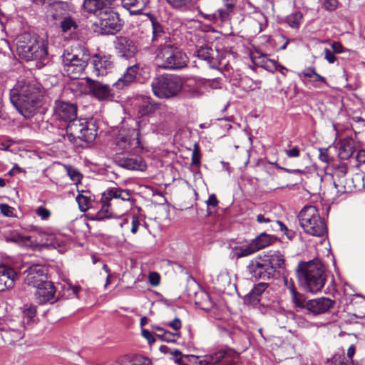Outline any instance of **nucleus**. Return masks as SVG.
<instances>
[{
	"label": "nucleus",
	"instance_id": "nucleus-1",
	"mask_svg": "<svg viewBox=\"0 0 365 365\" xmlns=\"http://www.w3.org/2000/svg\"><path fill=\"white\" fill-rule=\"evenodd\" d=\"M29 231L34 232L36 235H24L17 231H13L5 237L6 241L32 249L43 247L58 249L59 252H63L66 250L68 239L65 236L50 233L33 225L29 228Z\"/></svg>",
	"mask_w": 365,
	"mask_h": 365
},
{
	"label": "nucleus",
	"instance_id": "nucleus-2",
	"mask_svg": "<svg viewBox=\"0 0 365 365\" xmlns=\"http://www.w3.org/2000/svg\"><path fill=\"white\" fill-rule=\"evenodd\" d=\"M297 274L300 284L311 293L320 292L327 279L325 267L318 259L299 263Z\"/></svg>",
	"mask_w": 365,
	"mask_h": 365
},
{
	"label": "nucleus",
	"instance_id": "nucleus-3",
	"mask_svg": "<svg viewBox=\"0 0 365 365\" xmlns=\"http://www.w3.org/2000/svg\"><path fill=\"white\" fill-rule=\"evenodd\" d=\"M40 98L38 88L26 81H18L10 92L11 102L21 114L34 112V108L41 105Z\"/></svg>",
	"mask_w": 365,
	"mask_h": 365
},
{
	"label": "nucleus",
	"instance_id": "nucleus-4",
	"mask_svg": "<svg viewBox=\"0 0 365 365\" xmlns=\"http://www.w3.org/2000/svg\"><path fill=\"white\" fill-rule=\"evenodd\" d=\"M187 62L186 54L170 43L160 46L155 58L156 65L164 69H180L186 66Z\"/></svg>",
	"mask_w": 365,
	"mask_h": 365
},
{
	"label": "nucleus",
	"instance_id": "nucleus-5",
	"mask_svg": "<svg viewBox=\"0 0 365 365\" xmlns=\"http://www.w3.org/2000/svg\"><path fill=\"white\" fill-rule=\"evenodd\" d=\"M141 120L140 117L128 115L123 118L122 126L116 138V145L120 150H128L130 147L140 145L139 129Z\"/></svg>",
	"mask_w": 365,
	"mask_h": 365
},
{
	"label": "nucleus",
	"instance_id": "nucleus-6",
	"mask_svg": "<svg viewBox=\"0 0 365 365\" xmlns=\"http://www.w3.org/2000/svg\"><path fill=\"white\" fill-rule=\"evenodd\" d=\"M299 220L304 231L310 235L323 237L327 232L326 224L314 206L304 207L299 214Z\"/></svg>",
	"mask_w": 365,
	"mask_h": 365
},
{
	"label": "nucleus",
	"instance_id": "nucleus-7",
	"mask_svg": "<svg viewBox=\"0 0 365 365\" xmlns=\"http://www.w3.org/2000/svg\"><path fill=\"white\" fill-rule=\"evenodd\" d=\"M17 51L19 56L26 61L42 59L47 55V48L43 42L28 33L19 36Z\"/></svg>",
	"mask_w": 365,
	"mask_h": 365
},
{
	"label": "nucleus",
	"instance_id": "nucleus-8",
	"mask_svg": "<svg viewBox=\"0 0 365 365\" xmlns=\"http://www.w3.org/2000/svg\"><path fill=\"white\" fill-rule=\"evenodd\" d=\"M235 353L231 350H221L213 354L198 356L195 355L181 356L176 359L180 365H188V362L196 365H233Z\"/></svg>",
	"mask_w": 365,
	"mask_h": 365
},
{
	"label": "nucleus",
	"instance_id": "nucleus-9",
	"mask_svg": "<svg viewBox=\"0 0 365 365\" xmlns=\"http://www.w3.org/2000/svg\"><path fill=\"white\" fill-rule=\"evenodd\" d=\"M81 53H73L65 51L62 56L63 75L71 78H80L89 59L88 51L83 48Z\"/></svg>",
	"mask_w": 365,
	"mask_h": 365
},
{
	"label": "nucleus",
	"instance_id": "nucleus-10",
	"mask_svg": "<svg viewBox=\"0 0 365 365\" xmlns=\"http://www.w3.org/2000/svg\"><path fill=\"white\" fill-rule=\"evenodd\" d=\"M154 94L158 98H168L180 91V80L177 76L161 75L155 77L151 83Z\"/></svg>",
	"mask_w": 365,
	"mask_h": 365
},
{
	"label": "nucleus",
	"instance_id": "nucleus-11",
	"mask_svg": "<svg viewBox=\"0 0 365 365\" xmlns=\"http://www.w3.org/2000/svg\"><path fill=\"white\" fill-rule=\"evenodd\" d=\"M96 25L101 34H115L121 29L122 23L118 14L111 8L97 13Z\"/></svg>",
	"mask_w": 365,
	"mask_h": 365
},
{
	"label": "nucleus",
	"instance_id": "nucleus-12",
	"mask_svg": "<svg viewBox=\"0 0 365 365\" xmlns=\"http://www.w3.org/2000/svg\"><path fill=\"white\" fill-rule=\"evenodd\" d=\"M180 91L187 98H199L207 91L210 81L197 78H187L180 81Z\"/></svg>",
	"mask_w": 365,
	"mask_h": 365
},
{
	"label": "nucleus",
	"instance_id": "nucleus-13",
	"mask_svg": "<svg viewBox=\"0 0 365 365\" xmlns=\"http://www.w3.org/2000/svg\"><path fill=\"white\" fill-rule=\"evenodd\" d=\"M92 64L93 73L96 76H103L110 72L113 68V61L110 55L98 53L93 56Z\"/></svg>",
	"mask_w": 365,
	"mask_h": 365
},
{
	"label": "nucleus",
	"instance_id": "nucleus-14",
	"mask_svg": "<svg viewBox=\"0 0 365 365\" xmlns=\"http://www.w3.org/2000/svg\"><path fill=\"white\" fill-rule=\"evenodd\" d=\"M46 268L39 264H34L30 267L26 272L25 283L34 288L42 285L47 280Z\"/></svg>",
	"mask_w": 365,
	"mask_h": 365
},
{
	"label": "nucleus",
	"instance_id": "nucleus-15",
	"mask_svg": "<svg viewBox=\"0 0 365 365\" xmlns=\"http://www.w3.org/2000/svg\"><path fill=\"white\" fill-rule=\"evenodd\" d=\"M249 273L255 279H269L272 275L264 257H257L247 266Z\"/></svg>",
	"mask_w": 365,
	"mask_h": 365
},
{
	"label": "nucleus",
	"instance_id": "nucleus-16",
	"mask_svg": "<svg viewBox=\"0 0 365 365\" xmlns=\"http://www.w3.org/2000/svg\"><path fill=\"white\" fill-rule=\"evenodd\" d=\"M36 289L35 296L39 304H53L56 301V288L51 282L46 281Z\"/></svg>",
	"mask_w": 365,
	"mask_h": 365
},
{
	"label": "nucleus",
	"instance_id": "nucleus-17",
	"mask_svg": "<svg viewBox=\"0 0 365 365\" xmlns=\"http://www.w3.org/2000/svg\"><path fill=\"white\" fill-rule=\"evenodd\" d=\"M115 48L118 53L126 59L133 58L138 52L135 43L127 37L119 38L117 41Z\"/></svg>",
	"mask_w": 365,
	"mask_h": 365
},
{
	"label": "nucleus",
	"instance_id": "nucleus-18",
	"mask_svg": "<svg viewBox=\"0 0 365 365\" xmlns=\"http://www.w3.org/2000/svg\"><path fill=\"white\" fill-rule=\"evenodd\" d=\"M89 83V90L92 94L99 100H111L114 98V93L112 88L106 84H103L98 81H95L88 78Z\"/></svg>",
	"mask_w": 365,
	"mask_h": 365
},
{
	"label": "nucleus",
	"instance_id": "nucleus-19",
	"mask_svg": "<svg viewBox=\"0 0 365 365\" xmlns=\"http://www.w3.org/2000/svg\"><path fill=\"white\" fill-rule=\"evenodd\" d=\"M143 219L138 214H129L124 216L119 222V226L125 234L130 232L135 235L142 225Z\"/></svg>",
	"mask_w": 365,
	"mask_h": 365
},
{
	"label": "nucleus",
	"instance_id": "nucleus-20",
	"mask_svg": "<svg viewBox=\"0 0 365 365\" xmlns=\"http://www.w3.org/2000/svg\"><path fill=\"white\" fill-rule=\"evenodd\" d=\"M334 304V302L327 297H321L307 301V309L314 314H320L327 312Z\"/></svg>",
	"mask_w": 365,
	"mask_h": 365
},
{
	"label": "nucleus",
	"instance_id": "nucleus-21",
	"mask_svg": "<svg viewBox=\"0 0 365 365\" xmlns=\"http://www.w3.org/2000/svg\"><path fill=\"white\" fill-rule=\"evenodd\" d=\"M139 68L140 65L138 63L128 66L123 76L113 84V86L118 89H123L124 88L130 86L135 81Z\"/></svg>",
	"mask_w": 365,
	"mask_h": 365
},
{
	"label": "nucleus",
	"instance_id": "nucleus-22",
	"mask_svg": "<svg viewBox=\"0 0 365 365\" xmlns=\"http://www.w3.org/2000/svg\"><path fill=\"white\" fill-rule=\"evenodd\" d=\"M139 68L140 65L138 63L128 66L123 76L113 84V86L118 89H123L124 88L130 86L135 81Z\"/></svg>",
	"mask_w": 365,
	"mask_h": 365
},
{
	"label": "nucleus",
	"instance_id": "nucleus-23",
	"mask_svg": "<svg viewBox=\"0 0 365 365\" xmlns=\"http://www.w3.org/2000/svg\"><path fill=\"white\" fill-rule=\"evenodd\" d=\"M131 198L130 192L128 190H123L119 187H112L106 190L101 197V201L111 202L113 200H121L122 201H130Z\"/></svg>",
	"mask_w": 365,
	"mask_h": 365
},
{
	"label": "nucleus",
	"instance_id": "nucleus-24",
	"mask_svg": "<svg viewBox=\"0 0 365 365\" xmlns=\"http://www.w3.org/2000/svg\"><path fill=\"white\" fill-rule=\"evenodd\" d=\"M118 163L120 167L128 170H144L146 168L142 158L138 155L120 158Z\"/></svg>",
	"mask_w": 365,
	"mask_h": 365
},
{
	"label": "nucleus",
	"instance_id": "nucleus-25",
	"mask_svg": "<svg viewBox=\"0 0 365 365\" xmlns=\"http://www.w3.org/2000/svg\"><path fill=\"white\" fill-rule=\"evenodd\" d=\"M272 275L277 269L282 268L284 264V255L279 251H269L264 255Z\"/></svg>",
	"mask_w": 365,
	"mask_h": 365
},
{
	"label": "nucleus",
	"instance_id": "nucleus-26",
	"mask_svg": "<svg viewBox=\"0 0 365 365\" xmlns=\"http://www.w3.org/2000/svg\"><path fill=\"white\" fill-rule=\"evenodd\" d=\"M16 272L11 267H0V292L11 288L14 285Z\"/></svg>",
	"mask_w": 365,
	"mask_h": 365
},
{
	"label": "nucleus",
	"instance_id": "nucleus-27",
	"mask_svg": "<svg viewBox=\"0 0 365 365\" xmlns=\"http://www.w3.org/2000/svg\"><path fill=\"white\" fill-rule=\"evenodd\" d=\"M51 0H34L36 4L49 5L48 12L51 14L52 18L55 20L61 19L66 14V4L62 1H54L50 2Z\"/></svg>",
	"mask_w": 365,
	"mask_h": 365
},
{
	"label": "nucleus",
	"instance_id": "nucleus-28",
	"mask_svg": "<svg viewBox=\"0 0 365 365\" xmlns=\"http://www.w3.org/2000/svg\"><path fill=\"white\" fill-rule=\"evenodd\" d=\"M114 0H84V9L89 13L97 15V13L110 9Z\"/></svg>",
	"mask_w": 365,
	"mask_h": 365
},
{
	"label": "nucleus",
	"instance_id": "nucleus-29",
	"mask_svg": "<svg viewBox=\"0 0 365 365\" xmlns=\"http://www.w3.org/2000/svg\"><path fill=\"white\" fill-rule=\"evenodd\" d=\"M199 15L210 24L217 25H221L223 23H227L229 21L228 13L224 10L217 9L214 13H205L202 11H200Z\"/></svg>",
	"mask_w": 365,
	"mask_h": 365
},
{
	"label": "nucleus",
	"instance_id": "nucleus-30",
	"mask_svg": "<svg viewBox=\"0 0 365 365\" xmlns=\"http://www.w3.org/2000/svg\"><path fill=\"white\" fill-rule=\"evenodd\" d=\"M339 157L341 159L349 158L355 150L354 141L351 138L346 137L340 140L338 144Z\"/></svg>",
	"mask_w": 365,
	"mask_h": 365
},
{
	"label": "nucleus",
	"instance_id": "nucleus-31",
	"mask_svg": "<svg viewBox=\"0 0 365 365\" xmlns=\"http://www.w3.org/2000/svg\"><path fill=\"white\" fill-rule=\"evenodd\" d=\"M267 287L268 284L264 282H260L255 285L251 292L245 296V302L253 305L257 304L259 302V297Z\"/></svg>",
	"mask_w": 365,
	"mask_h": 365
},
{
	"label": "nucleus",
	"instance_id": "nucleus-32",
	"mask_svg": "<svg viewBox=\"0 0 365 365\" xmlns=\"http://www.w3.org/2000/svg\"><path fill=\"white\" fill-rule=\"evenodd\" d=\"M121 2L131 14H138L146 7L149 0H121Z\"/></svg>",
	"mask_w": 365,
	"mask_h": 365
},
{
	"label": "nucleus",
	"instance_id": "nucleus-33",
	"mask_svg": "<svg viewBox=\"0 0 365 365\" xmlns=\"http://www.w3.org/2000/svg\"><path fill=\"white\" fill-rule=\"evenodd\" d=\"M53 110L54 114H77V106L70 102L56 100Z\"/></svg>",
	"mask_w": 365,
	"mask_h": 365
},
{
	"label": "nucleus",
	"instance_id": "nucleus-34",
	"mask_svg": "<svg viewBox=\"0 0 365 365\" xmlns=\"http://www.w3.org/2000/svg\"><path fill=\"white\" fill-rule=\"evenodd\" d=\"M256 252L255 247H254L252 241L232 247L233 255L237 258L247 257Z\"/></svg>",
	"mask_w": 365,
	"mask_h": 365
},
{
	"label": "nucleus",
	"instance_id": "nucleus-35",
	"mask_svg": "<svg viewBox=\"0 0 365 365\" xmlns=\"http://www.w3.org/2000/svg\"><path fill=\"white\" fill-rule=\"evenodd\" d=\"M355 354V346L351 345L346 353V356L337 354L333 357L334 365H357L352 359Z\"/></svg>",
	"mask_w": 365,
	"mask_h": 365
},
{
	"label": "nucleus",
	"instance_id": "nucleus-36",
	"mask_svg": "<svg viewBox=\"0 0 365 365\" xmlns=\"http://www.w3.org/2000/svg\"><path fill=\"white\" fill-rule=\"evenodd\" d=\"M153 30V41H158L166 38V33L162 24L154 18L150 19Z\"/></svg>",
	"mask_w": 365,
	"mask_h": 365
},
{
	"label": "nucleus",
	"instance_id": "nucleus-37",
	"mask_svg": "<svg viewBox=\"0 0 365 365\" xmlns=\"http://www.w3.org/2000/svg\"><path fill=\"white\" fill-rule=\"evenodd\" d=\"M3 331L2 338L10 344L18 341L24 336V329H15V330H7L1 329Z\"/></svg>",
	"mask_w": 365,
	"mask_h": 365
},
{
	"label": "nucleus",
	"instance_id": "nucleus-38",
	"mask_svg": "<svg viewBox=\"0 0 365 365\" xmlns=\"http://www.w3.org/2000/svg\"><path fill=\"white\" fill-rule=\"evenodd\" d=\"M273 237L266 233H262L255 240H252L256 251L264 248L273 242Z\"/></svg>",
	"mask_w": 365,
	"mask_h": 365
},
{
	"label": "nucleus",
	"instance_id": "nucleus-39",
	"mask_svg": "<svg viewBox=\"0 0 365 365\" xmlns=\"http://www.w3.org/2000/svg\"><path fill=\"white\" fill-rule=\"evenodd\" d=\"M196 297V304H198L200 309L209 311L213 307L214 304L212 302L210 295L207 292H200Z\"/></svg>",
	"mask_w": 365,
	"mask_h": 365
},
{
	"label": "nucleus",
	"instance_id": "nucleus-40",
	"mask_svg": "<svg viewBox=\"0 0 365 365\" xmlns=\"http://www.w3.org/2000/svg\"><path fill=\"white\" fill-rule=\"evenodd\" d=\"M24 328V322H22L21 319L17 315H14L6 320L5 325L1 329L15 330Z\"/></svg>",
	"mask_w": 365,
	"mask_h": 365
},
{
	"label": "nucleus",
	"instance_id": "nucleus-41",
	"mask_svg": "<svg viewBox=\"0 0 365 365\" xmlns=\"http://www.w3.org/2000/svg\"><path fill=\"white\" fill-rule=\"evenodd\" d=\"M36 311L34 307H26L19 312L17 316L24 322V327L26 324H29L31 322L36 315Z\"/></svg>",
	"mask_w": 365,
	"mask_h": 365
},
{
	"label": "nucleus",
	"instance_id": "nucleus-42",
	"mask_svg": "<svg viewBox=\"0 0 365 365\" xmlns=\"http://www.w3.org/2000/svg\"><path fill=\"white\" fill-rule=\"evenodd\" d=\"M197 56L202 59L207 61L212 64L214 61L213 51L211 48L205 46H201L196 51Z\"/></svg>",
	"mask_w": 365,
	"mask_h": 365
},
{
	"label": "nucleus",
	"instance_id": "nucleus-43",
	"mask_svg": "<svg viewBox=\"0 0 365 365\" xmlns=\"http://www.w3.org/2000/svg\"><path fill=\"white\" fill-rule=\"evenodd\" d=\"M160 105L152 103L149 101H145L140 106V114H153L158 113Z\"/></svg>",
	"mask_w": 365,
	"mask_h": 365
},
{
	"label": "nucleus",
	"instance_id": "nucleus-44",
	"mask_svg": "<svg viewBox=\"0 0 365 365\" xmlns=\"http://www.w3.org/2000/svg\"><path fill=\"white\" fill-rule=\"evenodd\" d=\"M84 190L81 191L76 197V201L78 204L79 208L82 212H86L88 210L91 201V197L89 195H83Z\"/></svg>",
	"mask_w": 365,
	"mask_h": 365
},
{
	"label": "nucleus",
	"instance_id": "nucleus-45",
	"mask_svg": "<svg viewBox=\"0 0 365 365\" xmlns=\"http://www.w3.org/2000/svg\"><path fill=\"white\" fill-rule=\"evenodd\" d=\"M233 84L245 92H249L254 88V83L252 80L247 76L240 78L237 83H233Z\"/></svg>",
	"mask_w": 365,
	"mask_h": 365
},
{
	"label": "nucleus",
	"instance_id": "nucleus-46",
	"mask_svg": "<svg viewBox=\"0 0 365 365\" xmlns=\"http://www.w3.org/2000/svg\"><path fill=\"white\" fill-rule=\"evenodd\" d=\"M302 19V14L301 12H295L288 15L286 21L290 27L297 29L300 26Z\"/></svg>",
	"mask_w": 365,
	"mask_h": 365
},
{
	"label": "nucleus",
	"instance_id": "nucleus-47",
	"mask_svg": "<svg viewBox=\"0 0 365 365\" xmlns=\"http://www.w3.org/2000/svg\"><path fill=\"white\" fill-rule=\"evenodd\" d=\"M156 329L163 331L162 334H159L157 336L163 341L167 342H175L176 341L177 339H178L180 336V334L178 332L173 333L169 331H164L163 329L160 327H157Z\"/></svg>",
	"mask_w": 365,
	"mask_h": 365
},
{
	"label": "nucleus",
	"instance_id": "nucleus-48",
	"mask_svg": "<svg viewBox=\"0 0 365 365\" xmlns=\"http://www.w3.org/2000/svg\"><path fill=\"white\" fill-rule=\"evenodd\" d=\"M101 202H102V207H101V210L96 215V218L98 220H101L105 218H108L111 215V210L110 209V207L112 205L111 202H108L106 203V202H102V201H101Z\"/></svg>",
	"mask_w": 365,
	"mask_h": 365
},
{
	"label": "nucleus",
	"instance_id": "nucleus-49",
	"mask_svg": "<svg viewBox=\"0 0 365 365\" xmlns=\"http://www.w3.org/2000/svg\"><path fill=\"white\" fill-rule=\"evenodd\" d=\"M292 301L294 306L299 308H307V302L305 300L304 296L296 291L290 293Z\"/></svg>",
	"mask_w": 365,
	"mask_h": 365
},
{
	"label": "nucleus",
	"instance_id": "nucleus-50",
	"mask_svg": "<svg viewBox=\"0 0 365 365\" xmlns=\"http://www.w3.org/2000/svg\"><path fill=\"white\" fill-rule=\"evenodd\" d=\"M61 19H63V20L61 22V27L62 31L68 32L69 31H71L72 29H76L77 26L72 18L68 16H63Z\"/></svg>",
	"mask_w": 365,
	"mask_h": 365
},
{
	"label": "nucleus",
	"instance_id": "nucleus-51",
	"mask_svg": "<svg viewBox=\"0 0 365 365\" xmlns=\"http://www.w3.org/2000/svg\"><path fill=\"white\" fill-rule=\"evenodd\" d=\"M271 230L273 231L278 230L282 231L289 240L292 239L294 235V232L289 231L288 228L281 222H273V225H271Z\"/></svg>",
	"mask_w": 365,
	"mask_h": 365
},
{
	"label": "nucleus",
	"instance_id": "nucleus-52",
	"mask_svg": "<svg viewBox=\"0 0 365 365\" xmlns=\"http://www.w3.org/2000/svg\"><path fill=\"white\" fill-rule=\"evenodd\" d=\"M66 170L68 176L75 184H78L81 182L82 175L78 170L71 166H68Z\"/></svg>",
	"mask_w": 365,
	"mask_h": 365
},
{
	"label": "nucleus",
	"instance_id": "nucleus-53",
	"mask_svg": "<svg viewBox=\"0 0 365 365\" xmlns=\"http://www.w3.org/2000/svg\"><path fill=\"white\" fill-rule=\"evenodd\" d=\"M36 215L42 220H47L51 217V212L47 208L39 206L35 210Z\"/></svg>",
	"mask_w": 365,
	"mask_h": 365
},
{
	"label": "nucleus",
	"instance_id": "nucleus-54",
	"mask_svg": "<svg viewBox=\"0 0 365 365\" xmlns=\"http://www.w3.org/2000/svg\"><path fill=\"white\" fill-rule=\"evenodd\" d=\"M173 8L180 9L187 6L192 0H166Z\"/></svg>",
	"mask_w": 365,
	"mask_h": 365
},
{
	"label": "nucleus",
	"instance_id": "nucleus-55",
	"mask_svg": "<svg viewBox=\"0 0 365 365\" xmlns=\"http://www.w3.org/2000/svg\"><path fill=\"white\" fill-rule=\"evenodd\" d=\"M257 221L259 224L265 223L269 225V227L267 228L268 230H272L271 225H273V222H278L277 220H271L269 217L264 214H259L257 216Z\"/></svg>",
	"mask_w": 365,
	"mask_h": 365
},
{
	"label": "nucleus",
	"instance_id": "nucleus-56",
	"mask_svg": "<svg viewBox=\"0 0 365 365\" xmlns=\"http://www.w3.org/2000/svg\"><path fill=\"white\" fill-rule=\"evenodd\" d=\"M148 281L152 286H158L160 282V277L158 272H150L148 276Z\"/></svg>",
	"mask_w": 365,
	"mask_h": 365
},
{
	"label": "nucleus",
	"instance_id": "nucleus-57",
	"mask_svg": "<svg viewBox=\"0 0 365 365\" xmlns=\"http://www.w3.org/2000/svg\"><path fill=\"white\" fill-rule=\"evenodd\" d=\"M0 211L6 217H11L14 215L13 207L6 204H0Z\"/></svg>",
	"mask_w": 365,
	"mask_h": 365
},
{
	"label": "nucleus",
	"instance_id": "nucleus-58",
	"mask_svg": "<svg viewBox=\"0 0 365 365\" xmlns=\"http://www.w3.org/2000/svg\"><path fill=\"white\" fill-rule=\"evenodd\" d=\"M315 72H316V70L314 67H308L302 71V73L299 74V76L300 77L303 76L306 78H309V79L312 80Z\"/></svg>",
	"mask_w": 365,
	"mask_h": 365
},
{
	"label": "nucleus",
	"instance_id": "nucleus-59",
	"mask_svg": "<svg viewBox=\"0 0 365 365\" xmlns=\"http://www.w3.org/2000/svg\"><path fill=\"white\" fill-rule=\"evenodd\" d=\"M337 0H324V6L327 10L334 11L337 8Z\"/></svg>",
	"mask_w": 365,
	"mask_h": 365
},
{
	"label": "nucleus",
	"instance_id": "nucleus-60",
	"mask_svg": "<svg viewBox=\"0 0 365 365\" xmlns=\"http://www.w3.org/2000/svg\"><path fill=\"white\" fill-rule=\"evenodd\" d=\"M169 327L173 329L175 331H178L182 327L181 320L178 318H175L173 321L168 323L167 324Z\"/></svg>",
	"mask_w": 365,
	"mask_h": 365
},
{
	"label": "nucleus",
	"instance_id": "nucleus-61",
	"mask_svg": "<svg viewBox=\"0 0 365 365\" xmlns=\"http://www.w3.org/2000/svg\"><path fill=\"white\" fill-rule=\"evenodd\" d=\"M324 58L329 63H334L336 59L334 54V52H332L331 51L327 48L324 49Z\"/></svg>",
	"mask_w": 365,
	"mask_h": 365
},
{
	"label": "nucleus",
	"instance_id": "nucleus-62",
	"mask_svg": "<svg viewBox=\"0 0 365 365\" xmlns=\"http://www.w3.org/2000/svg\"><path fill=\"white\" fill-rule=\"evenodd\" d=\"M285 153L289 158H297L300 155V150L297 147H293L291 149L285 150Z\"/></svg>",
	"mask_w": 365,
	"mask_h": 365
},
{
	"label": "nucleus",
	"instance_id": "nucleus-63",
	"mask_svg": "<svg viewBox=\"0 0 365 365\" xmlns=\"http://www.w3.org/2000/svg\"><path fill=\"white\" fill-rule=\"evenodd\" d=\"M284 284L289 290V293L296 291L294 282L292 279H288L287 277H284Z\"/></svg>",
	"mask_w": 365,
	"mask_h": 365
},
{
	"label": "nucleus",
	"instance_id": "nucleus-64",
	"mask_svg": "<svg viewBox=\"0 0 365 365\" xmlns=\"http://www.w3.org/2000/svg\"><path fill=\"white\" fill-rule=\"evenodd\" d=\"M333 52L336 53H341L344 51L342 44L339 41H334L331 44Z\"/></svg>",
	"mask_w": 365,
	"mask_h": 365
}]
</instances>
